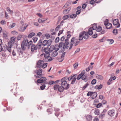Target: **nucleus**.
Masks as SVG:
<instances>
[{
    "label": "nucleus",
    "instance_id": "8",
    "mask_svg": "<svg viewBox=\"0 0 121 121\" xmlns=\"http://www.w3.org/2000/svg\"><path fill=\"white\" fill-rule=\"evenodd\" d=\"M8 48V47L7 45L5 44H3L1 46H0V52L2 51H3L4 52H5L7 50L9 52Z\"/></svg>",
    "mask_w": 121,
    "mask_h": 121
},
{
    "label": "nucleus",
    "instance_id": "2",
    "mask_svg": "<svg viewBox=\"0 0 121 121\" xmlns=\"http://www.w3.org/2000/svg\"><path fill=\"white\" fill-rule=\"evenodd\" d=\"M32 43V41H30L28 42V40L27 39L24 40L22 42L21 44L22 49H19L18 50L19 52L20 53H23L22 50H25L26 49L25 47L27 46L28 49L30 48V46Z\"/></svg>",
    "mask_w": 121,
    "mask_h": 121
},
{
    "label": "nucleus",
    "instance_id": "4",
    "mask_svg": "<svg viewBox=\"0 0 121 121\" xmlns=\"http://www.w3.org/2000/svg\"><path fill=\"white\" fill-rule=\"evenodd\" d=\"M85 70L82 71L81 73L78 76L77 78V79L78 80H79L81 78L82 80H84V81L86 82L87 81L86 80L87 77L85 75Z\"/></svg>",
    "mask_w": 121,
    "mask_h": 121
},
{
    "label": "nucleus",
    "instance_id": "24",
    "mask_svg": "<svg viewBox=\"0 0 121 121\" xmlns=\"http://www.w3.org/2000/svg\"><path fill=\"white\" fill-rule=\"evenodd\" d=\"M64 89H65V88L61 86H59L58 91L59 92H62L63 91Z\"/></svg>",
    "mask_w": 121,
    "mask_h": 121
},
{
    "label": "nucleus",
    "instance_id": "22",
    "mask_svg": "<svg viewBox=\"0 0 121 121\" xmlns=\"http://www.w3.org/2000/svg\"><path fill=\"white\" fill-rule=\"evenodd\" d=\"M93 30L92 28H91V27L89 28L88 29V31L87 32L89 34V35H92L93 33Z\"/></svg>",
    "mask_w": 121,
    "mask_h": 121
},
{
    "label": "nucleus",
    "instance_id": "6",
    "mask_svg": "<svg viewBox=\"0 0 121 121\" xmlns=\"http://www.w3.org/2000/svg\"><path fill=\"white\" fill-rule=\"evenodd\" d=\"M52 43V41L51 39H49L48 40H45L43 43L42 42V44L43 46H47V47H48L51 45Z\"/></svg>",
    "mask_w": 121,
    "mask_h": 121
},
{
    "label": "nucleus",
    "instance_id": "33",
    "mask_svg": "<svg viewBox=\"0 0 121 121\" xmlns=\"http://www.w3.org/2000/svg\"><path fill=\"white\" fill-rule=\"evenodd\" d=\"M107 41L109 42V43L110 44H111L114 42V40L112 39H108Z\"/></svg>",
    "mask_w": 121,
    "mask_h": 121
},
{
    "label": "nucleus",
    "instance_id": "49",
    "mask_svg": "<svg viewBox=\"0 0 121 121\" xmlns=\"http://www.w3.org/2000/svg\"><path fill=\"white\" fill-rule=\"evenodd\" d=\"M96 80L95 79L93 80L91 82V83L92 85L95 84L96 82Z\"/></svg>",
    "mask_w": 121,
    "mask_h": 121
},
{
    "label": "nucleus",
    "instance_id": "50",
    "mask_svg": "<svg viewBox=\"0 0 121 121\" xmlns=\"http://www.w3.org/2000/svg\"><path fill=\"white\" fill-rule=\"evenodd\" d=\"M11 33L14 35H16L18 34V33L15 31H14L11 32Z\"/></svg>",
    "mask_w": 121,
    "mask_h": 121
},
{
    "label": "nucleus",
    "instance_id": "38",
    "mask_svg": "<svg viewBox=\"0 0 121 121\" xmlns=\"http://www.w3.org/2000/svg\"><path fill=\"white\" fill-rule=\"evenodd\" d=\"M69 16V15H66L64 16L63 17V20H65L67 19Z\"/></svg>",
    "mask_w": 121,
    "mask_h": 121
},
{
    "label": "nucleus",
    "instance_id": "57",
    "mask_svg": "<svg viewBox=\"0 0 121 121\" xmlns=\"http://www.w3.org/2000/svg\"><path fill=\"white\" fill-rule=\"evenodd\" d=\"M75 76V75H74L73 76H71L69 77L68 78V80L69 81L71 80Z\"/></svg>",
    "mask_w": 121,
    "mask_h": 121
},
{
    "label": "nucleus",
    "instance_id": "54",
    "mask_svg": "<svg viewBox=\"0 0 121 121\" xmlns=\"http://www.w3.org/2000/svg\"><path fill=\"white\" fill-rule=\"evenodd\" d=\"M0 23L1 24L4 25L6 24V22L4 20H3L0 22Z\"/></svg>",
    "mask_w": 121,
    "mask_h": 121
},
{
    "label": "nucleus",
    "instance_id": "47",
    "mask_svg": "<svg viewBox=\"0 0 121 121\" xmlns=\"http://www.w3.org/2000/svg\"><path fill=\"white\" fill-rule=\"evenodd\" d=\"M93 92L91 91H89L87 94V95L89 96V95H93Z\"/></svg>",
    "mask_w": 121,
    "mask_h": 121
},
{
    "label": "nucleus",
    "instance_id": "60",
    "mask_svg": "<svg viewBox=\"0 0 121 121\" xmlns=\"http://www.w3.org/2000/svg\"><path fill=\"white\" fill-rule=\"evenodd\" d=\"M63 31V30H60L58 33V36H59L61 34H62Z\"/></svg>",
    "mask_w": 121,
    "mask_h": 121
},
{
    "label": "nucleus",
    "instance_id": "7",
    "mask_svg": "<svg viewBox=\"0 0 121 121\" xmlns=\"http://www.w3.org/2000/svg\"><path fill=\"white\" fill-rule=\"evenodd\" d=\"M35 73L37 74L35 77L37 78H40L42 76V69H39L35 71Z\"/></svg>",
    "mask_w": 121,
    "mask_h": 121
},
{
    "label": "nucleus",
    "instance_id": "64",
    "mask_svg": "<svg viewBox=\"0 0 121 121\" xmlns=\"http://www.w3.org/2000/svg\"><path fill=\"white\" fill-rule=\"evenodd\" d=\"M80 43V41H78L76 42V43H74V45L75 46H76L78 45Z\"/></svg>",
    "mask_w": 121,
    "mask_h": 121
},
{
    "label": "nucleus",
    "instance_id": "43",
    "mask_svg": "<svg viewBox=\"0 0 121 121\" xmlns=\"http://www.w3.org/2000/svg\"><path fill=\"white\" fill-rule=\"evenodd\" d=\"M60 39L59 37H57L55 39V42L56 43H57L59 41Z\"/></svg>",
    "mask_w": 121,
    "mask_h": 121
},
{
    "label": "nucleus",
    "instance_id": "12",
    "mask_svg": "<svg viewBox=\"0 0 121 121\" xmlns=\"http://www.w3.org/2000/svg\"><path fill=\"white\" fill-rule=\"evenodd\" d=\"M113 24L114 25L116 26V28H119L120 26V24L118 22V19H116L113 20Z\"/></svg>",
    "mask_w": 121,
    "mask_h": 121
},
{
    "label": "nucleus",
    "instance_id": "28",
    "mask_svg": "<svg viewBox=\"0 0 121 121\" xmlns=\"http://www.w3.org/2000/svg\"><path fill=\"white\" fill-rule=\"evenodd\" d=\"M35 35V33L34 32H32L29 34L28 36V37L29 38H31Z\"/></svg>",
    "mask_w": 121,
    "mask_h": 121
},
{
    "label": "nucleus",
    "instance_id": "20",
    "mask_svg": "<svg viewBox=\"0 0 121 121\" xmlns=\"http://www.w3.org/2000/svg\"><path fill=\"white\" fill-rule=\"evenodd\" d=\"M71 10V8H69L67 9L64 10L63 11V13L65 14H66L68 13Z\"/></svg>",
    "mask_w": 121,
    "mask_h": 121
},
{
    "label": "nucleus",
    "instance_id": "5",
    "mask_svg": "<svg viewBox=\"0 0 121 121\" xmlns=\"http://www.w3.org/2000/svg\"><path fill=\"white\" fill-rule=\"evenodd\" d=\"M63 78H62L61 80L60 85L62 86H63L65 89H67L69 87V84H67V83L66 81L64 80Z\"/></svg>",
    "mask_w": 121,
    "mask_h": 121
},
{
    "label": "nucleus",
    "instance_id": "29",
    "mask_svg": "<svg viewBox=\"0 0 121 121\" xmlns=\"http://www.w3.org/2000/svg\"><path fill=\"white\" fill-rule=\"evenodd\" d=\"M97 26L96 24H94L92 25V27L91 28H92V29L93 30H95L97 28Z\"/></svg>",
    "mask_w": 121,
    "mask_h": 121
},
{
    "label": "nucleus",
    "instance_id": "37",
    "mask_svg": "<svg viewBox=\"0 0 121 121\" xmlns=\"http://www.w3.org/2000/svg\"><path fill=\"white\" fill-rule=\"evenodd\" d=\"M102 28L100 26H99L97 27L96 31L98 32H100L102 30Z\"/></svg>",
    "mask_w": 121,
    "mask_h": 121
},
{
    "label": "nucleus",
    "instance_id": "63",
    "mask_svg": "<svg viewBox=\"0 0 121 121\" xmlns=\"http://www.w3.org/2000/svg\"><path fill=\"white\" fill-rule=\"evenodd\" d=\"M42 34L40 32H39L37 34V36L40 37L42 35Z\"/></svg>",
    "mask_w": 121,
    "mask_h": 121
},
{
    "label": "nucleus",
    "instance_id": "46",
    "mask_svg": "<svg viewBox=\"0 0 121 121\" xmlns=\"http://www.w3.org/2000/svg\"><path fill=\"white\" fill-rule=\"evenodd\" d=\"M108 19H106L105 21H104V24L105 26L107 25L108 23H109L108 22Z\"/></svg>",
    "mask_w": 121,
    "mask_h": 121
},
{
    "label": "nucleus",
    "instance_id": "26",
    "mask_svg": "<svg viewBox=\"0 0 121 121\" xmlns=\"http://www.w3.org/2000/svg\"><path fill=\"white\" fill-rule=\"evenodd\" d=\"M96 78L98 79L103 80V78L102 76L100 75H97L96 76Z\"/></svg>",
    "mask_w": 121,
    "mask_h": 121
},
{
    "label": "nucleus",
    "instance_id": "31",
    "mask_svg": "<svg viewBox=\"0 0 121 121\" xmlns=\"http://www.w3.org/2000/svg\"><path fill=\"white\" fill-rule=\"evenodd\" d=\"M54 49V46L53 45H51L50 48H49V49L50 51V52H52Z\"/></svg>",
    "mask_w": 121,
    "mask_h": 121
},
{
    "label": "nucleus",
    "instance_id": "48",
    "mask_svg": "<svg viewBox=\"0 0 121 121\" xmlns=\"http://www.w3.org/2000/svg\"><path fill=\"white\" fill-rule=\"evenodd\" d=\"M112 32L115 35L117 34V29H114L113 30Z\"/></svg>",
    "mask_w": 121,
    "mask_h": 121
},
{
    "label": "nucleus",
    "instance_id": "34",
    "mask_svg": "<svg viewBox=\"0 0 121 121\" xmlns=\"http://www.w3.org/2000/svg\"><path fill=\"white\" fill-rule=\"evenodd\" d=\"M69 15L70 17L72 18H75L77 16L76 14H73L71 15Z\"/></svg>",
    "mask_w": 121,
    "mask_h": 121
},
{
    "label": "nucleus",
    "instance_id": "19",
    "mask_svg": "<svg viewBox=\"0 0 121 121\" xmlns=\"http://www.w3.org/2000/svg\"><path fill=\"white\" fill-rule=\"evenodd\" d=\"M16 24L15 23H13L12 24H9V23L8 24V27L9 29H11L14 27L15 26Z\"/></svg>",
    "mask_w": 121,
    "mask_h": 121
},
{
    "label": "nucleus",
    "instance_id": "62",
    "mask_svg": "<svg viewBox=\"0 0 121 121\" xmlns=\"http://www.w3.org/2000/svg\"><path fill=\"white\" fill-rule=\"evenodd\" d=\"M65 36H63L60 39V40L62 41H64L65 39Z\"/></svg>",
    "mask_w": 121,
    "mask_h": 121
},
{
    "label": "nucleus",
    "instance_id": "9",
    "mask_svg": "<svg viewBox=\"0 0 121 121\" xmlns=\"http://www.w3.org/2000/svg\"><path fill=\"white\" fill-rule=\"evenodd\" d=\"M78 41V39L75 38L73 37L71 39V42L70 43V46L69 48V50L71 49L74 43H76Z\"/></svg>",
    "mask_w": 121,
    "mask_h": 121
},
{
    "label": "nucleus",
    "instance_id": "1",
    "mask_svg": "<svg viewBox=\"0 0 121 121\" xmlns=\"http://www.w3.org/2000/svg\"><path fill=\"white\" fill-rule=\"evenodd\" d=\"M15 39L14 37H12L11 38V40L8 43V49L9 52L14 53L15 52V50L16 49L15 47L17 46V43L15 42Z\"/></svg>",
    "mask_w": 121,
    "mask_h": 121
},
{
    "label": "nucleus",
    "instance_id": "52",
    "mask_svg": "<svg viewBox=\"0 0 121 121\" xmlns=\"http://www.w3.org/2000/svg\"><path fill=\"white\" fill-rule=\"evenodd\" d=\"M22 35H19L17 38V39L18 40H19L21 39L22 38Z\"/></svg>",
    "mask_w": 121,
    "mask_h": 121
},
{
    "label": "nucleus",
    "instance_id": "30",
    "mask_svg": "<svg viewBox=\"0 0 121 121\" xmlns=\"http://www.w3.org/2000/svg\"><path fill=\"white\" fill-rule=\"evenodd\" d=\"M44 55L45 57L46 58H48L50 57V53H45Z\"/></svg>",
    "mask_w": 121,
    "mask_h": 121
},
{
    "label": "nucleus",
    "instance_id": "10",
    "mask_svg": "<svg viewBox=\"0 0 121 121\" xmlns=\"http://www.w3.org/2000/svg\"><path fill=\"white\" fill-rule=\"evenodd\" d=\"M69 46V44L68 42L65 43H64L63 47L61 48V52H63L65 51V49H68Z\"/></svg>",
    "mask_w": 121,
    "mask_h": 121
},
{
    "label": "nucleus",
    "instance_id": "40",
    "mask_svg": "<svg viewBox=\"0 0 121 121\" xmlns=\"http://www.w3.org/2000/svg\"><path fill=\"white\" fill-rule=\"evenodd\" d=\"M89 85V84L88 82H87L86 84L83 87L82 89L84 90Z\"/></svg>",
    "mask_w": 121,
    "mask_h": 121
},
{
    "label": "nucleus",
    "instance_id": "36",
    "mask_svg": "<svg viewBox=\"0 0 121 121\" xmlns=\"http://www.w3.org/2000/svg\"><path fill=\"white\" fill-rule=\"evenodd\" d=\"M59 85H54L53 86V88L54 90H58Z\"/></svg>",
    "mask_w": 121,
    "mask_h": 121
},
{
    "label": "nucleus",
    "instance_id": "61",
    "mask_svg": "<svg viewBox=\"0 0 121 121\" xmlns=\"http://www.w3.org/2000/svg\"><path fill=\"white\" fill-rule=\"evenodd\" d=\"M95 1L94 0H91L90 2V3L92 5L94 4L95 3Z\"/></svg>",
    "mask_w": 121,
    "mask_h": 121
},
{
    "label": "nucleus",
    "instance_id": "3",
    "mask_svg": "<svg viewBox=\"0 0 121 121\" xmlns=\"http://www.w3.org/2000/svg\"><path fill=\"white\" fill-rule=\"evenodd\" d=\"M42 43V40L40 39L37 44L35 45V44H32L31 48V50L32 52H34L38 49H39L41 48V46Z\"/></svg>",
    "mask_w": 121,
    "mask_h": 121
},
{
    "label": "nucleus",
    "instance_id": "45",
    "mask_svg": "<svg viewBox=\"0 0 121 121\" xmlns=\"http://www.w3.org/2000/svg\"><path fill=\"white\" fill-rule=\"evenodd\" d=\"M45 20H43L39 18L38 20V22L39 23H42Z\"/></svg>",
    "mask_w": 121,
    "mask_h": 121
},
{
    "label": "nucleus",
    "instance_id": "44",
    "mask_svg": "<svg viewBox=\"0 0 121 121\" xmlns=\"http://www.w3.org/2000/svg\"><path fill=\"white\" fill-rule=\"evenodd\" d=\"M48 65V63H45L43 64L42 65V67L44 69Z\"/></svg>",
    "mask_w": 121,
    "mask_h": 121
},
{
    "label": "nucleus",
    "instance_id": "16",
    "mask_svg": "<svg viewBox=\"0 0 121 121\" xmlns=\"http://www.w3.org/2000/svg\"><path fill=\"white\" fill-rule=\"evenodd\" d=\"M82 32H84V34H83L84 39H87L89 37V34L87 32L85 31H82Z\"/></svg>",
    "mask_w": 121,
    "mask_h": 121
},
{
    "label": "nucleus",
    "instance_id": "11",
    "mask_svg": "<svg viewBox=\"0 0 121 121\" xmlns=\"http://www.w3.org/2000/svg\"><path fill=\"white\" fill-rule=\"evenodd\" d=\"M47 79L46 77H41L39 79L37 80V82L39 83L44 82Z\"/></svg>",
    "mask_w": 121,
    "mask_h": 121
},
{
    "label": "nucleus",
    "instance_id": "56",
    "mask_svg": "<svg viewBox=\"0 0 121 121\" xmlns=\"http://www.w3.org/2000/svg\"><path fill=\"white\" fill-rule=\"evenodd\" d=\"M99 99H104V97L102 95H100L99 97Z\"/></svg>",
    "mask_w": 121,
    "mask_h": 121
},
{
    "label": "nucleus",
    "instance_id": "59",
    "mask_svg": "<svg viewBox=\"0 0 121 121\" xmlns=\"http://www.w3.org/2000/svg\"><path fill=\"white\" fill-rule=\"evenodd\" d=\"M87 4H84L82 6V8L83 9H85L86 6Z\"/></svg>",
    "mask_w": 121,
    "mask_h": 121
},
{
    "label": "nucleus",
    "instance_id": "39",
    "mask_svg": "<svg viewBox=\"0 0 121 121\" xmlns=\"http://www.w3.org/2000/svg\"><path fill=\"white\" fill-rule=\"evenodd\" d=\"M78 65V63H76L73 65V66L74 69H75L77 68Z\"/></svg>",
    "mask_w": 121,
    "mask_h": 121
},
{
    "label": "nucleus",
    "instance_id": "13",
    "mask_svg": "<svg viewBox=\"0 0 121 121\" xmlns=\"http://www.w3.org/2000/svg\"><path fill=\"white\" fill-rule=\"evenodd\" d=\"M108 114L111 117H112L115 115V111L114 110H110L108 112Z\"/></svg>",
    "mask_w": 121,
    "mask_h": 121
},
{
    "label": "nucleus",
    "instance_id": "58",
    "mask_svg": "<svg viewBox=\"0 0 121 121\" xmlns=\"http://www.w3.org/2000/svg\"><path fill=\"white\" fill-rule=\"evenodd\" d=\"M54 83V81H50L49 82L48 84L50 85H52Z\"/></svg>",
    "mask_w": 121,
    "mask_h": 121
},
{
    "label": "nucleus",
    "instance_id": "25",
    "mask_svg": "<svg viewBox=\"0 0 121 121\" xmlns=\"http://www.w3.org/2000/svg\"><path fill=\"white\" fill-rule=\"evenodd\" d=\"M105 26L107 29H110L112 27V24L109 23H108L107 25H106Z\"/></svg>",
    "mask_w": 121,
    "mask_h": 121
},
{
    "label": "nucleus",
    "instance_id": "51",
    "mask_svg": "<svg viewBox=\"0 0 121 121\" xmlns=\"http://www.w3.org/2000/svg\"><path fill=\"white\" fill-rule=\"evenodd\" d=\"M93 96L95 97L96 98L97 96V92H93V95H92Z\"/></svg>",
    "mask_w": 121,
    "mask_h": 121
},
{
    "label": "nucleus",
    "instance_id": "23",
    "mask_svg": "<svg viewBox=\"0 0 121 121\" xmlns=\"http://www.w3.org/2000/svg\"><path fill=\"white\" fill-rule=\"evenodd\" d=\"M60 48L58 44H56L55 46H54V49L55 51V52H56L57 51H58L60 49Z\"/></svg>",
    "mask_w": 121,
    "mask_h": 121
},
{
    "label": "nucleus",
    "instance_id": "17",
    "mask_svg": "<svg viewBox=\"0 0 121 121\" xmlns=\"http://www.w3.org/2000/svg\"><path fill=\"white\" fill-rule=\"evenodd\" d=\"M28 25H27L26 26H21L18 29L19 31L22 32H24L26 29V27Z\"/></svg>",
    "mask_w": 121,
    "mask_h": 121
},
{
    "label": "nucleus",
    "instance_id": "15",
    "mask_svg": "<svg viewBox=\"0 0 121 121\" xmlns=\"http://www.w3.org/2000/svg\"><path fill=\"white\" fill-rule=\"evenodd\" d=\"M41 51L42 52H45V53H49V52H50L49 49V48L48 47L44 48V49H43L42 48L41 49Z\"/></svg>",
    "mask_w": 121,
    "mask_h": 121
},
{
    "label": "nucleus",
    "instance_id": "32",
    "mask_svg": "<svg viewBox=\"0 0 121 121\" xmlns=\"http://www.w3.org/2000/svg\"><path fill=\"white\" fill-rule=\"evenodd\" d=\"M76 78L74 77L73 78L72 80L71 83V84H73L75 82V81L76 79Z\"/></svg>",
    "mask_w": 121,
    "mask_h": 121
},
{
    "label": "nucleus",
    "instance_id": "53",
    "mask_svg": "<svg viewBox=\"0 0 121 121\" xmlns=\"http://www.w3.org/2000/svg\"><path fill=\"white\" fill-rule=\"evenodd\" d=\"M45 36L47 39L49 38L50 37V35L48 34H45Z\"/></svg>",
    "mask_w": 121,
    "mask_h": 121
},
{
    "label": "nucleus",
    "instance_id": "18",
    "mask_svg": "<svg viewBox=\"0 0 121 121\" xmlns=\"http://www.w3.org/2000/svg\"><path fill=\"white\" fill-rule=\"evenodd\" d=\"M65 53H62L60 58H58V61L59 62H61L64 59V56Z\"/></svg>",
    "mask_w": 121,
    "mask_h": 121
},
{
    "label": "nucleus",
    "instance_id": "41",
    "mask_svg": "<svg viewBox=\"0 0 121 121\" xmlns=\"http://www.w3.org/2000/svg\"><path fill=\"white\" fill-rule=\"evenodd\" d=\"M33 39L34 42L35 43L38 40V38L36 37H35L33 38Z\"/></svg>",
    "mask_w": 121,
    "mask_h": 121
},
{
    "label": "nucleus",
    "instance_id": "21",
    "mask_svg": "<svg viewBox=\"0 0 121 121\" xmlns=\"http://www.w3.org/2000/svg\"><path fill=\"white\" fill-rule=\"evenodd\" d=\"M84 32H81L79 35V40H81L84 38L83 34H84Z\"/></svg>",
    "mask_w": 121,
    "mask_h": 121
},
{
    "label": "nucleus",
    "instance_id": "55",
    "mask_svg": "<svg viewBox=\"0 0 121 121\" xmlns=\"http://www.w3.org/2000/svg\"><path fill=\"white\" fill-rule=\"evenodd\" d=\"M102 106V104L101 103H99L96 106V107L97 108H100Z\"/></svg>",
    "mask_w": 121,
    "mask_h": 121
},
{
    "label": "nucleus",
    "instance_id": "14",
    "mask_svg": "<svg viewBox=\"0 0 121 121\" xmlns=\"http://www.w3.org/2000/svg\"><path fill=\"white\" fill-rule=\"evenodd\" d=\"M44 63V61L43 60H39L38 61L37 63V67L40 68L42 67L43 64Z\"/></svg>",
    "mask_w": 121,
    "mask_h": 121
},
{
    "label": "nucleus",
    "instance_id": "27",
    "mask_svg": "<svg viewBox=\"0 0 121 121\" xmlns=\"http://www.w3.org/2000/svg\"><path fill=\"white\" fill-rule=\"evenodd\" d=\"M86 118L87 121H91L92 120V117L90 116H86Z\"/></svg>",
    "mask_w": 121,
    "mask_h": 121
},
{
    "label": "nucleus",
    "instance_id": "42",
    "mask_svg": "<svg viewBox=\"0 0 121 121\" xmlns=\"http://www.w3.org/2000/svg\"><path fill=\"white\" fill-rule=\"evenodd\" d=\"M45 87L46 86L45 85V84H44L40 86V88L42 90H43L45 89Z\"/></svg>",
    "mask_w": 121,
    "mask_h": 121
},
{
    "label": "nucleus",
    "instance_id": "35",
    "mask_svg": "<svg viewBox=\"0 0 121 121\" xmlns=\"http://www.w3.org/2000/svg\"><path fill=\"white\" fill-rule=\"evenodd\" d=\"M64 44V43H63L62 42H60L59 43L58 46L60 48H61H61L62 47V46H63Z\"/></svg>",
    "mask_w": 121,
    "mask_h": 121
}]
</instances>
